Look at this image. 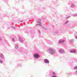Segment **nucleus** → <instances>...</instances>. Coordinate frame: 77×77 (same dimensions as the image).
Returning a JSON list of instances; mask_svg holds the SVG:
<instances>
[{
  "label": "nucleus",
  "instance_id": "1a4fd4ad",
  "mask_svg": "<svg viewBox=\"0 0 77 77\" xmlns=\"http://www.w3.org/2000/svg\"><path fill=\"white\" fill-rule=\"evenodd\" d=\"M52 74H53V75H55V73L54 72H53V73H52Z\"/></svg>",
  "mask_w": 77,
  "mask_h": 77
},
{
  "label": "nucleus",
  "instance_id": "39448f33",
  "mask_svg": "<svg viewBox=\"0 0 77 77\" xmlns=\"http://www.w3.org/2000/svg\"><path fill=\"white\" fill-rule=\"evenodd\" d=\"M64 40H62V41H59V43H62V42H64Z\"/></svg>",
  "mask_w": 77,
  "mask_h": 77
},
{
  "label": "nucleus",
  "instance_id": "9b49d317",
  "mask_svg": "<svg viewBox=\"0 0 77 77\" xmlns=\"http://www.w3.org/2000/svg\"><path fill=\"white\" fill-rule=\"evenodd\" d=\"M52 77H56V76L54 75V76H52Z\"/></svg>",
  "mask_w": 77,
  "mask_h": 77
},
{
  "label": "nucleus",
  "instance_id": "f03ea898",
  "mask_svg": "<svg viewBox=\"0 0 77 77\" xmlns=\"http://www.w3.org/2000/svg\"><path fill=\"white\" fill-rule=\"evenodd\" d=\"M34 57H35V58H39V55L38 54H34Z\"/></svg>",
  "mask_w": 77,
  "mask_h": 77
},
{
  "label": "nucleus",
  "instance_id": "ddd939ff",
  "mask_svg": "<svg viewBox=\"0 0 77 77\" xmlns=\"http://www.w3.org/2000/svg\"><path fill=\"white\" fill-rule=\"evenodd\" d=\"M41 23V22H40V23Z\"/></svg>",
  "mask_w": 77,
  "mask_h": 77
},
{
  "label": "nucleus",
  "instance_id": "20e7f679",
  "mask_svg": "<svg viewBox=\"0 0 77 77\" xmlns=\"http://www.w3.org/2000/svg\"><path fill=\"white\" fill-rule=\"evenodd\" d=\"M59 52H60V53H63V50L61 49L59 50Z\"/></svg>",
  "mask_w": 77,
  "mask_h": 77
},
{
  "label": "nucleus",
  "instance_id": "423d86ee",
  "mask_svg": "<svg viewBox=\"0 0 77 77\" xmlns=\"http://www.w3.org/2000/svg\"><path fill=\"white\" fill-rule=\"evenodd\" d=\"M70 52L71 53H72V52H75V50H72V51H70Z\"/></svg>",
  "mask_w": 77,
  "mask_h": 77
},
{
  "label": "nucleus",
  "instance_id": "4468645a",
  "mask_svg": "<svg viewBox=\"0 0 77 77\" xmlns=\"http://www.w3.org/2000/svg\"><path fill=\"white\" fill-rule=\"evenodd\" d=\"M0 39H1L0 38Z\"/></svg>",
  "mask_w": 77,
  "mask_h": 77
},
{
  "label": "nucleus",
  "instance_id": "f257e3e1",
  "mask_svg": "<svg viewBox=\"0 0 77 77\" xmlns=\"http://www.w3.org/2000/svg\"><path fill=\"white\" fill-rule=\"evenodd\" d=\"M48 51H52V54H54V51L52 49H49L48 50Z\"/></svg>",
  "mask_w": 77,
  "mask_h": 77
},
{
  "label": "nucleus",
  "instance_id": "6e6552de",
  "mask_svg": "<svg viewBox=\"0 0 77 77\" xmlns=\"http://www.w3.org/2000/svg\"><path fill=\"white\" fill-rule=\"evenodd\" d=\"M17 48H18V46L17 45L16 46L15 48L16 49H17Z\"/></svg>",
  "mask_w": 77,
  "mask_h": 77
},
{
  "label": "nucleus",
  "instance_id": "0eeeda50",
  "mask_svg": "<svg viewBox=\"0 0 77 77\" xmlns=\"http://www.w3.org/2000/svg\"><path fill=\"white\" fill-rule=\"evenodd\" d=\"M0 63H3V61L1 60H0Z\"/></svg>",
  "mask_w": 77,
  "mask_h": 77
},
{
  "label": "nucleus",
  "instance_id": "f8f14e48",
  "mask_svg": "<svg viewBox=\"0 0 77 77\" xmlns=\"http://www.w3.org/2000/svg\"><path fill=\"white\" fill-rule=\"evenodd\" d=\"M76 72L77 73V71H76Z\"/></svg>",
  "mask_w": 77,
  "mask_h": 77
},
{
  "label": "nucleus",
  "instance_id": "9d476101",
  "mask_svg": "<svg viewBox=\"0 0 77 77\" xmlns=\"http://www.w3.org/2000/svg\"><path fill=\"white\" fill-rule=\"evenodd\" d=\"M75 69H77V67H75Z\"/></svg>",
  "mask_w": 77,
  "mask_h": 77
},
{
  "label": "nucleus",
  "instance_id": "7ed1b4c3",
  "mask_svg": "<svg viewBox=\"0 0 77 77\" xmlns=\"http://www.w3.org/2000/svg\"><path fill=\"white\" fill-rule=\"evenodd\" d=\"M45 63H49V61H48V60L47 59H45Z\"/></svg>",
  "mask_w": 77,
  "mask_h": 77
}]
</instances>
